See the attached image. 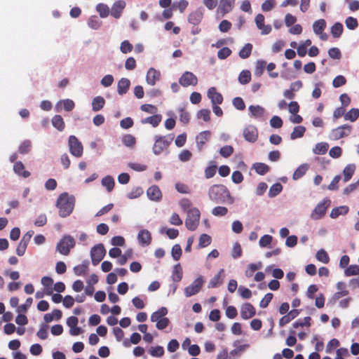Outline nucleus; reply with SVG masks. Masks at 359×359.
<instances>
[{"label": "nucleus", "mask_w": 359, "mask_h": 359, "mask_svg": "<svg viewBox=\"0 0 359 359\" xmlns=\"http://www.w3.org/2000/svg\"><path fill=\"white\" fill-rule=\"evenodd\" d=\"M208 196L211 201L215 202L225 203L232 204L234 203V198L231 196L227 188L222 184H215L208 190Z\"/></svg>", "instance_id": "obj_1"}, {"label": "nucleus", "mask_w": 359, "mask_h": 359, "mask_svg": "<svg viewBox=\"0 0 359 359\" xmlns=\"http://www.w3.org/2000/svg\"><path fill=\"white\" fill-rule=\"evenodd\" d=\"M75 198L72 195L65 192L61 194L56 203V206L59 209V215L62 217H66L69 215L74 208Z\"/></svg>", "instance_id": "obj_2"}, {"label": "nucleus", "mask_w": 359, "mask_h": 359, "mask_svg": "<svg viewBox=\"0 0 359 359\" xmlns=\"http://www.w3.org/2000/svg\"><path fill=\"white\" fill-rule=\"evenodd\" d=\"M76 241L70 235H65L56 245V250L62 255H68L75 246Z\"/></svg>", "instance_id": "obj_3"}, {"label": "nucleus", "mask_w": 359, "mask_h": 359, "mask_svg": "<svg viewBox=\"0 0 359 359\" xmlns=\"http://www.w3.org/2000/svg\"><path fill=\"white\" fill-rule=\"evenodd\" d=\"M201 217L200 211L196 208H192L188 210L185 220V226L190 231H195Z\"/></svg>", "instance_id": "obj_4"}, {"label": "nucleus", "mask_w": 359, "mask_h": 359, "mask_svg": "<svg viewBox=\"0 0 359 359\" xmlns=\"http://www.w3.org/2000/svg\"><path fill=\"white\" fill-rule=\"evenodd\" d=\"M351 132V126L345 124L332 129L329 134V138L332 140H338L348 136Z\"/></svg>", "instance_id": "obj_5"}, {"label": "nucleus", "mask_w": 359, "mask_h": 359, "mask_svg": "<svg viewBox=\"0 0 359 359\" xmlns=\"http://www.w3.org/2000/svg\"><path fill=\"white\" fill-rule=\"evenodd\" d=\"M330 201L323 200V201L318 203L315 208L311 211L310 217L313 220L320 219L326 212L327 208L329 207Z\"/></svg>", "instance_id": "obj_6"}, {"label": "nucleus", "mask_w": 359, "mask_h": 359, "mask_svg": "<svg viewBox=\"0 0 359 359\" xmlns=\"http://www.w3.org/2000/svg\"><path fill=\"white\" fill-rule=\"evenodd\" d=\"M203 285V278L202 276L196 278L194 282L186 287L184 290V294L187 297H191L198 294Z\"/></svg>", "instance_id": "obj_7"}, {"label": "nucleus", "mask_w": 359, "mask_h": 359, "mask_svg": "<svg viewBox=\"0 0 359 359\" xmlns=\"http://www.w3.org/2000/svg\"><path fill=\"white\" fill-rule=\"evenodd\" d=\"M105 249L102 244H97L92 248L90 250V257L92 263L96 266L104 258L105 255Z\"/></svg>", "instance_id": "obj_8"}, {"label": "nucleus", "mask_w": 359, "mask_h": 359, "mask_svg": "<svg viewBox=\"0 0 359 359\" xmlns=\"http://www.w3.org/2000/svg\"><path fill=\"white\" fill-rule=\"evenodd\" d=\"M69 147L70 153L76 156L81 157L83 154V146L79 140L74 135L69 137Z\"/></svg>", "instance_id": "obj_9"}, {"label": "nucleus", "mask_w": 359, "mask_h": 359, "mask_svg": "<svg viewBox=\"0 0 359 359\" xmlns=\"http://www.w3.org/2000/svg\"><path fill=\"white\" fill-rule=\"evenodd\" d=\"M126 7V2L124 0L114 1L110 10L111 15L116 19L120 18Z\"/></svg>", "instance_id": "obj_10"}, {"label": "nucleus", "mask_w": 359, "mask_h": 359, "mask_svg": "<svg viewBox=\"0 0 359 359\" xmlns=\"http://www.w3.org/2000/svg\"><path fill=\"white\" fill-rule=\"evenodd\" d=\"M264 20V16L262 14H257L255 18L256 26L262 35L269 34L272 30L270 25H265Z\"/></svg>", "instance_id": "obj_11"}, {"label": "nucleus", "mask_w": 359, "mask_h": 359, "mask_svg": "<svg viewBox=\"0 0 359 359\" xmlns=\"http://www.w3.org/2000/svg\"><path fill=\"white\" fill-rule=\"evenodd\" d=\"M179 82L184 87L196 86L198 83V79L192 72H186L181 76Z\"/></svg>", "instance_id": "obj_12"}, {"label": "nucleus", "mask_w": 359, "mask_h": 359, "mask_svg": "<svg viewBox=\"0 0 359 359\" xmlns=\"http://www.w3.org/2000/svg\"><path fill=\"white\" fill-rule=\"evenodd\" d=\"M243 137L248 142H255L258 137V131L256 127L248 126L243 130Z\"/></svg>", "instance_id": "obj_13"}, {"label": "nucleus", "mask_w": 359, "mask_h": 359, "mask_svg": "<svg viewBox=\"0 0 359 359\" xmlns=\"http://www.w3.org/2000/svg\"><path fill=\"white\" fill-rule=\"evenodd\" d=\"M256 313L255 307L250 303L243 304L241 306V316L248 320L252 318Z\"/></svg>", "instance_id": "obj_14"}, {"label": "nucleus", "mask_w": 359, "mask_h": 359, "mask_svg": "<svg viewBox=\"0 0 359 359\" xmlns=\"http://www.w3.org/2000/svg\"><path fill=\"white\" fill-rule=\"evenodd\" d=\"M204 9L203 8H198L192 11L188 16V21L194 25H198L201 23L203 18Z\"/></svg>", "instance_id": "obj_15"}, {"label": "nucleus", "mask_w": 359, "mask_h": 359, "mask_svg": "<svg viewBox=\"0 0 359 359\" xmlns=\"http://www.w3.org/2000/svg\"><path fill=\"white\" fill-rule=\"evenodd\" d=\"M161 72L156 69L151 67L148 69L146 75V81L150 86H154L161 79Z\"/></svg>", "instance_id": "obj_16"}, {"label": "nucleus", "mask_w": 359, "mask_h": 359, "mask_svg": "<svg viewBox=\"0 0 359 359\" xmlns=\"http://www.w3.org/2000/svg\"><path fill=\"white\" fill-rule=\"evenodd\" d=\"M170 142L163 137H158L156 139L153 147V152L156 155L160 154L165 149H166Z\"/></svg>", "instance_id": "obj_17"}, {"label": "nucleus", "mask_w": 359, "mask_h": 359, "mask_svg": "<svg viewBox=\"0 0 359 359\" xmlns=\"http://www.w3.org/2000/svg\"><path fill=\"white\" fill-rule=\"evenodd\" d=\"M250 116L255 119H262L265 114V109L260 105H250L248 107Z\"/></svg>", "instance_id": "obj_18"}, {"label": "nucleus", "mask_w": 359, "mask_h": 359, "mask_svg": "<svg viewBox=\"0 0 359 359\" xmlns=\"http://www.w3.org/2000/svg\"><path fill=\"white\" fill-rule=\"evenodd\" d=\"M75 107L74 102L71 99H64L59 100L55 104L57 111H60L62 109L66 111H72Z\"/></svg>", "instance_id": "obj_19"}, {"label": "nucleus", "mask_w": 359, "mask_h": 359, "mask_svg": "<svg viewBox=\"0 0 359 359\" xmlns=\"http://www.w3.org/2000/svg\"><path fill=\"white\" fill-rule=\"evenodd\" d=\"M137 241L140 245L147 246L151 242V236L150 232L147 229H142L137 234Z\"/></svg>", "instance_id": "obj_20"}, {"label": "nucleus", "mask_w": 359, "mask_h": 359, "mask_svg": "<svg viewBox=\"0 0 359 359\" xmlns=\"http://www.w3.org/2000/svg\"><path fill=\"white\" fill-rule=\"evenodd\" d=\"M234 3L235 0H220L217 9L218 13H222V15L229 13L233 9Z\"/></svg>", "instance_id": "obj_21"}, {"label": "nucleus", "mask_w": 359, "mask_h": 359, "mask_svg": "<svg viewBox=\"0 0 359 359\" xmlns=\"http://www.w3.org/2000/svg\"><path fill=\"white\" fill-rule=\"evenodd\" d=\"M207 95L210 99L212 105L219 104L223 101L222 95L216 90L215 87L208 89Z\"/></svg>", "instance_id": "obj_22"}, {"label": "nucleus", "mask_w": 359, "mask_h": 359, "mask_svg": "<svg viewBox=\"0 0 359 359\" xmlns=\"http://www.w3.org/2000/svg\"><path fill=\"white\" fill-rule=\"evenodd\" d=\"M147 194L150 200L154 201H160L162 197L160 189L156 185L150 187L147 191Z\"/></svg>", "instance_id": "obj_23"}, {"label": "nucleus", "mask_w": 359, "mask_h": 359, "mask_svg": "<svg viewBox=\"0 0 359 359\" xmlns=\"http://www.w3.org/2000/svg\"><path fill=\"white\" fill-rule=\"evenodd\" d=\"M210 137V132L208 130L203 131L196 136V146L199 150H201L205 144L208 141Z\"/></svg>", "instance_id": "obj_24"}, {"label": "nucleus", "mask_w": 359, "mask_h": 359, "mask_svg": "<svg viewBox=\"0 0 359 359\" xmlns=\"http://www.w3.org/2000/svg\"><path fill=\"white\" fill-rule=\"evenodd\" d=\"M224 272V270L223 269H220L219 271L210 279L208 283L209 288L217 287L222 284Z\"/></svg>", "instance_id": "obj_25"}, {"label": "nucleus", "mask_w": 359, "mask_h": 359, "mask_svg": "<svg viewBox=\"0 0 359 359\" xmlns=\"http://www.w3.org/2000/svg\"><path fill=\"white\" fill-rule=\"evenodd\" d=\"M167 314V308L163 306L151 315V321L156 323L157 322L164 318Z\"/></svg>", "instance_id": "obj_26"}, {"label": "nucleus", "mask_w": 359, "mask_h": 359, "mask_svg": "<svg viewBox=\"0 0 359 359\" xmlns=\"http://www.w3.org/2000/svg\"><path fill=\"white\" fill-rule=\"evenodd\" d=\"M130 85V81L126 78H122L119 80L117 85V91L119 95L126 93Z\"/></svg>", "instance_id": "obj_27"}, {"label": "nucleus", "mask_w": 359, "mask_h": 359, "mask_svg": "<svg viewBox=\"0 0 359 359\" xmlns=\"http://www.w3.org/2000/svg\"><path fill=\"white\" fill-rule=\"evenodd\" d=\"M355 170V165L353 163L348 164L343 170V180L344 182H348L353 175Z\"/></svg>", "instance_id": "obj_28"}, {"label": "nucleus", "mask_w": 359, "mask_h": 359, "mask_svg": "<svg viewBox=\"0 0 359 359\" xmlns=\"http://www.w3.org/2000/svg\"><path fill=\"white\" fill-rule=\"evenodd\" d=\"M348 207L346 205H341L334 208L332 210L330 217L332 219L338 217L339 215H345L348 212Z\"/></svg>", "instance_id": "obj_29"}, {"label": "nucleus", "mask_w": 359, "mask_h": 359, "mask_svg": "<svg viewBox=\"0 0 359 359\" xmlns=\"http://www.w3.org/2000/svg\"><path fill=\"white\" fill-rule=\"evenodd\" d=\"M13 170L17 175L25 178H27L30 175L29 172L25 170L24 165L20 161L16 162L14 164Z\"/></svg>", "instance_id": "obj_30"}, {"label": "nucleus", "mask_w": 359, "mask_h": 359, "mask_svg": "<svg viewBox=\"0 0 359 359\" xmlns=\"http://www.w3.org/2000/svg\"><path fill=\"white\" fill-rule=\"evenodd\" d=\"M262 267V264L261 262H258L257 263H251L247 266V268L245 271V275L247 278L252 277L254 273L260 269Z\"/></svg>", "instance_id": "obj_31"}, {"label": "nucleus", "mask_w": 359, "mask_h": 359, "mask_svg": "<svg viewBox=\"0 0 359 359\" xmlns=\"http://www.w3.org/2000/svg\"><path fill=\"white\" fill-rule=\"evenodd\" d=\"M105 104V100L102 96H97L92 100V110L98 111L101 110Z\"/></svg>", "instance_id": "obj_32"}, {"label": "nucleus", "mask_w": 359, "mask_h": 359, "mask_svg": "<svg viewBox=\"0 0 359 359\" xmlns=\"http://www.w3.org/2000/svg\"><path fill=\"white\" fill-rule=\"evenodd\" d=\"M308 169L309 165L307 163H303L300 165L294 172L292 179L294 180H297L300 179L302 176L305 175Z\"/></svg>", "instance_id": "obj_33"}, {"label": "nucleus", "mask_w": 359, "mask_h": 359, "mask_svg": "<svg viewBox=\"0 0 359 359\" xmlns=\"http://www.w3.org/2000/svg\"><path fill=\"white\" fill-rule=\"evenodd\" d=\"M89 265V262L85 260L81 264L77 265L74 267V272L76 276H84L86 275Z\"/></svg>", "instance_id": "obj_34"}, {"label": "nucleus", "mask_w": 359, "mask_h": 359, "mask_svg": "<svg viewBox=\"0 0 359 359\" xmlns=\"http://www.w3.org/2000/svg\"><path fill=\"white\" fill-rule=\"evenodd\" d=\"M62 318V312L58 309H55L52 313H46L43 316V319L46 323H48L53 320H60Z\"/></svg>", "instance_id": "obj_35"}, {"label": "nucleus", "mask_w": 359, "mask_h": 359, "mask_svg": "<svg viewBox=\"0 0 359 359\" xmlns=\"http://www.w3.org/2000/svg\"><path fill=\"white\" fill-rule=\"evenodd\" d=\"M252 168L260 175L266 174L270 170L269 166L264 163H255L252 165Z\"/></svg>", "instance_id": "obj_36"}, {"label": "nucleus", "mask_w": 359, "mask_h": 359, "mask_svg": "<svg viewBox=\"0 0 359 359\" xmlns=\"http://www.w3.org/2000/svg\"><path fill=\"white\" fill-rule=\"evenodd\" d=\"M326 27V22L323 19L315 21L313 24V30L316 34H320Z\"/></svg>", "instance_id": "obj_37"}, {"label": "nucleus", "mask_w": 359, "mask_h": 359, "mask_svg": "<svg viewBox=\"0 0 359 359\" xmlns=\"http://www.w3.org/2000/svg\"><path fill=\"white\" fill-rule=\"evenodd\" d=\"M161 116L159 114H155L152 116L147 117L141 121L142 123L146 124L149 123L154 127H156L161 121Z\"/></svg>", "instance_id": "obj_38"}, {"label": "nucleus", "mask_w": 359, "mask_h": 359, "mask_svg": "<svg viewBox=\"0 0 359 359\" xmlns=\"http://www.w3.org/2000/svg\"><path fill=\"white\" fill-rule=\"evenodd\" d=\"M52 124L54 128L59 131H62L65 128V122L60 115H55L51 120Z\"/></svg>", "instance_id": "obj_39"}, {"label": "nucleus", "mask_w": 359, "mask_h": 359, "mask_svg": "<svg viewBox=\"0 0 359 359\" xmlns=\"http://www.w3.org/2000/svg\"><path fill=\"white\" fill-rule=\"evenodd\" d=\"M328 148L329 144L327 142H319L315 145L313 152L318 155L325 154L327 151Z\"/></svg>", "instance_id": "obj_40"}, {"label": "nucleus", "mask_w": 359, "mask_h": 359, "mask_svg": "<svg viewBox=\"0 0 359 359\" xmlns=\"http://www.w3.org/2000/svg\"><path fill=\"white\" fill-rule=\"evenodd\" d=\"M114 184V180L110 175L105 176L102 180V185L107 189L108 192H111L113 190Z\"/></svg>", "instance_id": "obj_41"}, {"label": "nucleus", "mask_w": 359, "mask_h": 359, "mask_svg": "<svg viewBox=\"0 0 359 359\" xmlns=\"http://www.w3.org/2000/svg\"><path fill=\"white\" fill-rule=\"evenodd\" d=\"M211 242H212L211 236L206 233H203L200 236V237L198 238V248H206L210 245Z\"/></svg>", "instance_id": "obj_42"}, {"label": "nucleus", "mask_w": 359, "mask_h": 359, "mask_svg": "<svg viewBox=\"0 0 359 359\" xmlns=\"http://www.w3.org/2000/svg\"><path fill=\"white\" fill-rule=\"evenodd\" d=\"M96 11L102 18H106L109 16L110 10L109 6L104 4H98L96 6Z\"/></svg>", "instance_id": "obj_43"}, {"label": "nucleus", "mask_w": 359, "mask_h": 359, "mask_svg": "<svg viewBox=\"0 0 359 359\" xmlns=\"http://www.w3.org/2000/svg\"><path fill=\"white\" fill-rule=\"evenodd\" d=\"M172 280L175 282H179L182 278V268L180 264H177L173 267L172 273Z\"/></svg>", "instance_id": "obj_44"}, {"label": "nucleus", "mask_w": 359, "mask_h": 359, "mask_svg": "<svg viewBox=\"0 0 359 359\" xmlns=\"http://www.w3.org/2000/svg\"><path fill=\"white\" fill-rule=\"evenodd\" d=\"M306 131L304 126H298L294 128L293 131L290 134V139L295 140L297 138L302 137Z\"/></svg>", "instance_id": "obj_45"}, {"label": "nucleus", "mask_w": 359, "mask_h": 359, "mask_svg": "<svg viewBox=\"0 0 359 359\" xmlns=\"http://www.w3.org/2000/svg\"><path fill=\"white\" fill-rule=\"evenodd\" d=\"M358 117L359 109L357 108H352L344 114V119L346 121H351L352 122L356 121Z\"/></svg>", "instance_id": "obj_46"}, {"label": "nucleus", "mask_w": 359, "mask_h": 359, "mask_svg": "<svg viewBox=\"0 0 359 359\" xmlns=\"http://www.w3.org/2000/svg\"><path fill=\"white\" fill-rule=\"evenodd\" d=\"M149 353L152 357L160 358L164 355V348L161 346H151Z\"/></svg>", "instance_id": "obj_47"}, {"label": "nucleus", "mask_w": 359, "mask_h": 359, "mask_svg": "<svg viewBox=\"0 0 359 359\" xmlns=\"http://www.w3.org/2000/svg\"><path fill=\"white\" fill-rule=\"evenodd\" d=\"M316 258L317 260L324 264H327L330 261L327 252L323 249H320L317 251Z\"/></svg>", "instance_id": "obj_48"}, {"label": "nucleus", "mask_w": 359, "mask_h": 359, "mask_svg": "<svg viewBox=\"0 0 359 359\" xmlns=\"http://www.w3.org/2000/svg\"><path fill=\"white\" fill-rule=\"evenodd\" d=\"M252 50V45L251 43H246L239 51V57L243 59L248 58L250 55Z\"/></svg>", "instance_id": "obj_49"}, {"label": "nucleus", "mask_w": 359, "mask_h": 359, "mask_svg": "<svg viewBox=\"0 0 359 359\" xmlns=\"http://www.w3.org/2000/svg\"><path fill=\"white\" fill-rule=\"evenodd\" d=\"M343 32V25L339 22H336L331 27V33L334 38H338L341 36Z\"/></svg>", "instance_id": "obj_50"}, {"label": "nucleus", "mask_w": 359, "mask_h": 359, "mask_svg": "<svg viewBox=\"0 0 359 359\" xmlns=\"http://www.w3.org/2000/svg\"><path fill=\"white\" fill-rule=\"evenodd\" d=\"M283 186L280 183L273 184L269 191V196L270 198L276 196L279 193L281 192Z\"/></svg>", "instance_id": "obj_51"}, {"label": "nucleus", "mask_w": 359, "mask_h": 359, "mask_svg": "<svg viewBox=\"0 0 359 359\" xmlns=\"http://www.w3.org/2000/svg\"><path fill=\"white\" fill-rule=\"evenodd\" d=\"M273 241V237L269 234H265L261 237L259 241V245L261 248H268Z\"/></svg>", "instance_id": "obj_52"}, {"label": "nucleus", "mask_w": 359, "mask_h": 359, "mask_svg": "<svg viewBox=\"0 0 359 359\" xmlns=\"http://www.w3.org/2000/svg\"><path fill=\"white\" fill-rule=\"evenodd\" d=\"M102 22L95 15L90 17L88 20V25L93 29H97L101 26Z\"/></svg>", "instance_id": "obj_53"}, {"label": "nucleus", "mask_w": 359, "mask_h": 359, "mask_svg": "<svg viewBox=\"0 0 359 359\" xmlns=\"http://www.w3.org/2000/svg\"><path fill=\"white\" fill-rule=\"evenodd\" d=\"M251 79L250 72L248 70H243L238 76V81L241 84H246L250 82Z\"/></svg>", "instance_id": "obj_54"}, {"label": "nucleus", "mask_w": 359, "mask_h": 359, "mask_svg": "<svg viewBox=\"0 0 359 359\" xmlns=\"http://www.w3.org/2000/svg\"><path fill=\"white\" fill-rule=\"evenodd\" d=\"M182 250L181 248V246L179 244H175L172 246V250H171V255L172 258L177 261L180 259L182 256Z\"/></svg>", "instance_id": "obj_55"}, {"label": "nucleus", "mask_w": 359, "mask_h": 359, "mask_svg": "<svg viewBox=\"0 0 359 359\" xmlns=\"http://www.w3.org/2000/svg\"><path fill=\"white\" fill-rule=\"evenodd\" d=\"M32 302H33V299L31 297H29L26 299L25 304L19 306L17 309H16V311L18 313H25L27 309L31 306L32 304Z\"/></svg>", "instance_id": "obj_56"}, {"label": "nucleus", "mask_w": 359, "mask_h": 359, "mask_svg": "<svg viewBox=\"0 0 359 359\" xmlns=\"http://www.w3.org/2000/svg\"><path fill=\"white\" fill-rule=\"evenodd\" d=\"M346 276H351L359 274V266L358 265H350L344 271Z\"/></svg>", "instance_id": "obj_57"}, {"label": "nucleus", "mask_w": 359, "mask_h": 359, "mask_svg": "<svg viewBox=\"0 0 359 359\" xmlns=\"http://www.w3.org/2000/svg\"><path fill=\"white\" fill-rule=\"evenodd\" d=\"M242 255V248L241 245L238 243H235L233 245L232 250H231V256L233 259H238L241 257Z\"/></svg>", "instance_id": "obj_58"}, {"label": "nucleus", "mask_w": 359, "mask_h": 359, "mask_svg": "<svg viewBox=\"0 0 359 359\" xmlns=\"http://www.w3.org/2000/svg\"><path fill=\"white\" fill-rule=\"evenodd\" d=\"M122 142L128 147H133L136 142L135 138L131 135H124Z\"/></svg>", "instance_id": "obj_59"}, {"label": "nucleus", "mask_w": 359, "mask_h": 359, "mask_svg": "<svg viewBox=\"0 0 359 359\" xmlns=\"http://www.w3.org/2000/svg\"><path fill=\"white\" fill-rule=\"evenodd\" d=\"M266 66V62L264 60H257L256 62L255 74L257 76H260L263 72Z\"/></svg>", "instance_id": "obj_60"}, {"label": "nucleus", "mask_w": 359, "mask_h": 359, "mask_svg": "<svg viewBox=\"0 0 359 359\" xmlns=\"http://www.w3.org/2000/svg\"><path fill=\"white\" fill-rule=\"evenodd\" d=\"M233 151L234 149L231 146L226 145L219 149V154L223 157L228 158L233 153Z\"/></svg>", "instance_id": "obj_61"}, {"label": "nucleus", "mask_w": 359, "mask_h": 359, "mask_svg": "<svg viewBox=\"0 0 359 359\" xmlns=\"http://www.w3.org/2000/svg\"><path fill=\"white\" fill-rule=\"evenodd\" d=\"M345 24L346 27L351 30L355 29L358 26L357 19L353 17L347 18L345 20Z\"/></svg>", "instance_id": "obj_62"}, {"label": "nucleus", "mask_w": 359, "mask_h": 359, "mask_svg": "<svg viewBox=\"0 0 359 359\" xmlns=\"http://www.w3.org/2000/svg\"><path fill=\"white\" fill-rule=\"evenodd\" d=\"M143 194V190L140 187L133 188L127 195L130 199H134L140 197Z\"/></svg>", "instance_id": "obj_63"}, {"label": "nucleus", "mask_w": 359, "mask_h": 359, "mask_svg": "<svg viewBox=\"0 0 359 359\" xmlns=\"http://www.w3.org/2000/svg\"><path fill=\"white\" fill-rule=\"evenodd\" d=\"M191 157H192L191 152L187 149L182 150L178 155V158H179L180 161H181L182 162H186V161H189Z\"/></svg>", "instance_id": "obj_64"}]
</instances>
